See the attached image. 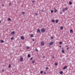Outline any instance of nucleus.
Instances as JSON below:
<instances>
[{"instance_id": "nucleus-47", "label": "nucleus", "mask_w": 75, "mask_h": 75, "mask_svg": "<svg viewBox=\"0 0 75 75\" xmlns=\"http://www.w3.org/2000/svg\"><path fill=\"white\" fill-rule=\"evenodd\" d=\"M59 47H60V48H61V46H60Z\"/></svg>"}, {"instance_id": "nucleus-5", "label": "nucleus", "mask_w": 75, "mask_h": 75, "mask_svg": "<svg viewBox=\"0 0 75 75\" xmlns=\"http://www.w3.org/2000/svg\"><path fill=\"white\" fill-rule=\"evenodd\" d=\"M23 57H21L20 59V61H21V62H22L23 61Z\"/></svg>"}, {"instance_id": "nucleus-11", "label": "nucleus", "mask_w": 75, "mask_h": 75, "mask_svg": "<svg viewBox=\"0 0 75 75\" xmlns=\"http://www.w3.org/2000/svg\"><path fill=\"white\" fill-rule=\"evenodd\" d=\"M52 22H53V23H54V22H55V20L54 19H52Z\"/></svg>"}, {"instance_id": "nucleus-48", "label": "nucleus", "mask_w": 75, "mask_h": 75, "mask_svg": "<svg viewBox=\"0 0 75 75\" xmlns=\"http://www.w3.org/2000/svg\"><path fill=\"white\" fill-rule=\"evenodd\" d=\"M62 50H64V48H62Z\"/></svg>"}, {"instance_id": "nucleus-46", "label": "nucleus", "mask_w": 75, "mask_h": 75, "mask_svg": "<svg viewBox=\"0 0 75 75\" xmlns=\"http://www.w3.org/2000/svg\"><path fill=\"white\" fill-rule=\"evenodd\" d=\"M2 72H4V70H2Z\"/></svg>"}, {"instance_id": "nucleus-28", "label": "nucleus", "mask_w": 75, "mask_h": 75, "mask_svg": "<svg viewBox=\"0 0 75 75\" xmlns=\"http://www.w3.org/2000/svg\"><path fill=\"white\" fill-rule=\"evenodd\" d=\"M58 65V64H57V63H56L55 64V65H56V66H57Z\"/></svg>"}, {"instance_id": "nucleus-16", "label": "nucleus", "mask_w": 75, "mask_h": 75, "mask_svg": "<svg viewBox=\"0 0 75 75\" xmlns=\"http://www.w3.org/2000/svg\"><path fill=\"white\" fill-rule=\"evenodd\" d=\"M29 48H30V47H29L28 46H27L26 47V49L27 50H28V49H29Z\"/></svg>"}, {"instance_id": "nucleus-27", "label": "nucleus", "mask_w": 75, "mask_h": 75, "mask_svg": "<svg viewBox=\"0 0 75 75\" xmlns=\"http://www.w3.org/2000/svg\"><path fill=\"white\" fill-rule=\"evenodd\" d=\"M22 14H25V12H22Z\"/></svg>"}, {"instance_id": "nucleus-40", "label": "nucleus", "mask_w": 75, "mask_h": 75, "mask_svg": "<svg viewBox=\"0 0 75 75\" xmlns=\"http://www.w3.org/2000/svg\"><path fill=\"white\" fill-rule=\"evenodd\" d=\"M46 69H48V67H46Z\"/></svg>"}, {"instance_id": "nucleus-38", "label": "nucleus", "mask_w": 75, "mask_h": 75, "mask_svg": "<svg viewBox=\"0 0 75 75\" xmlns=\"http://www.w3.org/2000/svg\"><path fill=\"white\" fill-rule=\"evenodd\" d=\"M38 50L37 49V48H36V51H38Z\"/></svg>"}, {"instance_id": "nucleus-23", "label": "nucleus", "mask_w": 75, "mask_h": 75, "mask_svg": "<svg viewBox=\"0 0 75 75\" xmlns=\"http://www.w3.org/2000/svg\"><path fill=\"white\" fill-rule=\"evenodd\" d=\"M30 35L31 37H34V36L33 35V34Z\"/></svg>"}, {"instance_id": "nucleus-17", "label": "nucleus", "mask_w": 75, "mask_h": 75, "mask_svg": "<svg viewBox=\"0 0 75 75\" xmlns=\"http://www.w3.org/2000/svg\"><path fill=\"white\" fill-rule=\"evenodd\" d=\"M60 74H63V71H61L60 72Z\"/></svg>"}, {"instance_id": "nucleus-1", "label": "nucleus", "mask_w": 75, "mask_h": 75, "mask_svg": "<svg viewBox=\"0 0 75 75\" xmlns=\"http://www.w3.org/2000/svg\"><path fill=\"white\" fill-rule=\"evenodd\" d=\"M41 30L42 33H44V32L45 31V28H42L41 29Z\"/></svg>"}, {"instance_id": "nucleus-6", "label": "nucleus", "mask_w": 75, "mask_h": 75, "mask_svg": "<svg viewBox=\"0 0 75 75\" xmlns=\"http://www.w3.org/2000/svg\"><path fill=\"white\" fill-rule=\"evenodd\" d=\"M21 40H24V37L22 36L21 37Z\"/></svg>"}, {"instance_id": "nucleus-36", "label": "nucleus", "mask_w": 75, "mask_h": 75, "mask_svg": "<svg viewBox=\"0 0 75 75\" xmlns=\"http://www.w3.org/2000/svg\"><path fill=\"white\" fill-rule=\"evenodd\" d=\"M33 57L31 58L30 59V60H32V59H33Z\"/></svg>"}, {"instance_id": "nucleus-37", "label": "nucleus", "mask_w": 75, "mask_h": 75, "mask_svg": "<svg viewBox=\"0 0 75 75\" xmlns=\"http://www.w3.org/2000/svg\"><path fill=\"white\" fill-rule=\"evenodd\" d=\"M62 42H59V44H62Z\"/></svg>"}, {"instance_id": "nucleus-33", "label": "nucleus", "mask_w": 75, "mask_h": 75, "mask_svg": "<svg viewBox=\"0 0 75 75\" xmlns=\"http://www.w3.org/2000/svg\"><path fill=\"white\" fill-rule=\"evenodd\" d=\"M37 15H38V13H35V16H37Z\"/></svg>"}, {"instance_id": "nucleus-44", "label": "nucleus", "mask_w": 75, "mask_h": 75, "mask_svg": "<svg viewBox=\"0 0 75 75\" xmlns=\"http://www.w3.org/2000/svg\"><path fill=\"white\" fill-rule=\"evenodd\" d=\"M44 74H46V72H44Z\"/></svg>"}, {"instance_id": "nucleus-32", "label": "nucleus", "mask_w": 75, "mask_h": 75, "mask_svg": "<svg viewBox=\"0 0 75 75\" xmlns=\"http://www.w3.org/2000/svg\"><path fill=\"white\" fill-rule=\"evenodd\" d=\"M67 50H69V47H67Z\"/></svg>"}, {"instance_id": "nucleus-22", "label": "nucleus", "mask_w": 75, "mask_h": 75, "mask_svg": "<svg viewBox=\"0 0 75 75\" xmlns=\"http://www.w3.org/2000/svg\"><path fill=\"white\" fill-rule=\"evenodd\" d=\"M11 19H10V18H8V21H11Z\"/></svg>"}, {"instance_id": "nucleus-13", "label": "nucleus", "mask_w": 75, "mask_h": 75, "mask_svg": "<svg viewBox=\"0 0 75 75\" xmlns=\"http://www.w3.org/2000/svg\"><path fill=\"white\" fill-rule=\"evenodd\" d=\"M56 23H58V20H55Z\"/></svg>"}, {"instance_id": "nucleus-26", "label": "nucleus", "mask_w": 75, "mask_h": 75, "mask_svg": "<svg viewBox=\"0 0 75 75\" xmlns=\"http://www.w3.org/2000/svg\"><path fill=\"white\" fill-rule=\"evenodd\" d=\"M13 38H14V37H12L11 38V40H14Z\"/></svg>"}, {"instance_id": "nucleus-25", "label": "nucleus", "mask_w": 75, "mask_h": 75, "mask_svg": "<svg viewBox=\"0 0 75 75\" xmlns=\"http://www.w3.org/2000/svg\"><path fill=\"white\" fill-rule=\"evenodd\" d=\"M51 13H53V12H54V11H53L52 10H51Z\"/></svg>"}, {"instance_id": "nucleus-49", "label": "nucleus", "mask_w": 75, "mask_h": 75, "mask_svg": "<svg viewBox=\"0 0 75 75\" xmlns=\"http://www.w3.org/2000/svg\"><path fill=\"white\" fill-rule=\"evenodd\" d=\"M54 9H55V8H54Z\"/></svg>"}, {"instance_id": "nucleus-43", "label": "nucleus", "mask_w": 75, "mask_h": 75, "mask_svg": "<svg viewBox=\"0 0 75 75\" xmlns=\"http://www.w3.org/2000/svg\"><path fill=\"white\" fill-rule=\"evenodd\" d=\"M33 41H34V39H33Z\"/></svg>"}, {"instance_id": "nucleus-18", "label": "nucleus", "mask_w": 75, "mask_h": 75, "mask_svg": "<svg viewBox=\"0 0 75 75\" xmlns=\"http://www.w3.org/2000/svg\"><path fill=\"white\" fill-rule=\"evenodd\" d=\"M60 30H63V27L62 26H61L60 27Z\"/></svg>"}, {"instance_id": "nucleus-20", "label": "nucleus", "mask_w": 75, "mask_h": 75, "mask_svg": "<svg viewBox=\"0 0 75 75\" xmlns=\"http://www.w3.org/2000/svg\"><path fill=\"white\" fill-rule=\"evenodd\" d=\"M65 11H66V10H68V8L67 7H65Z\"/></svg>"}, {"instance_id": "nucleus-29", "label": "nucleus", "mask_w": 75, "mask_h": 75, "mask_svg": "<svg viewBox=\"0 0 75 75\" xmlns=\"http://www.w3.org/2000/svg\"><path fill=\"white\" fill-rule=\"evenodd\" d=\"M35 63V61H33L32 62V64H34V63Z\"/></svg>"}, {"instance_id": "nucleus-35", "label": "nucleus", "mask_w": 75, "mask_h": 75, "mask_svg": "<svg viewBox=\"0 0 75 75\" xmlns=\"http://www.w3.org/2000/svg\"><path fill=\"white\" fill-rule=\"evenodd\" d=\"M52 58H53V59H54V56H52Z\"/></svg>"}, {"instance_id": "nucleus-24", "label": "nucleus", "mask_w": 75, "mask_h": 75, "mask_svg": "<svg viewBox=\"0 0 75 75\" xmlns=\"http://www.w3.org/2000/svg\"><path fill=\"white\" fill-rule=\"evenodd\" d=\"M28 58H30V54H28Z\"/></svg>"}, {"instance_id": "nucleus-21", "label": "nucleus", "mask_w": 75, "mask_h": 75, "mask_svg": "<svg viewBox=\"0 0 75 75\" xmlns=\"http://www.w3.org/2000/svg\"><path fill=\"white\" fill-rule=\"evenodd\" d=\"M11 67V64H9V66H8V68H10Z\"/></svg>"}, {"instance_id": "nucleus-15", "label": "nucleus", "mask_w": 75, "mask_h": 75, "mask_svg": "<svg viewBox=\"0 0 75 75\" xmlns=\"http://www.w3.org/2000/svg\"><path fill=\"white\" fill-rule=\"evenodd\" d=\"M54 11L55 13H57V9H55L54 10Z\"/></svg>"}, {"instance_id": "nucleus-51", "label": "nucleus", "mask_w": 75, "mask_h": 75, "mask_svg": "<svg viewBox=\"0 0 75 75\" xmlns=\"http://www.w3.org/2000/svg\"><path fill=\"white\" fill-rule=\"evenodd\" d=\"M1 0H0V1H1Z\"/></svg>"}, {"instance_id": "nucleus-45", "label": "nucleus", "mask_w": 75, "mask_h": 75, "mask_svg": "<svg viewBox=\"0 0 75 75\" xmlns=\"http://www.w3.org/2000/svg\"><path fill=\"white\" fill-rule=\"evenodd\" d=\"M42 12H44V10H42Z\"/></svg>"}, {"instance_id": "nucleus-3", "label": "nucleus", "mask_w": 75, "mask_h": 75, "mask_svg": "<svg viewBox=\"0 0 75 75\" xmlns=\"http://www.w3.org/2000/svg\"><path fill=\"white\" fill-rule=\"evenodd\" d=\"M49 45H53L54 44V42H52L50 43L49 44Z\"/></svg>"}, {"instance_id": "nucleus-8", "label": "nucleus", "mask_w": 75, "mask_h": 75, "mask_svg": "<svg viewBox=\"0 0 75 75\" xmlns=\"http://www.w3.org/2000/svg\"><path fill=\"white\" fill-rule=\"evenodd\" d=\"M70 33H73V31L72 30H70Z\"/></svg>"}, {"instance_id": "nucleus-39", "label": "nucleus", "mask_w": 75, "mask_h": 75, "mask_svg": "<svg viewBox=\"0 0 75 75\" xmlns=\"http://www.w3.org/2000/svg\"><path fill=\"white\" fill-rule=\"evenodd\" d=\"M65 47H68V45H65Z\"/></svg>"}, {"instance_id": "nucleus-14", "label": "nucleus", "mask_w": 75, "mask_h": 75, "mask_svg": "<svg viewBox=\"0 0 75 75\" xmlns=\"http://www.w3.org/2000/svg\"><path fill=\"white\" fill-rule=\"evenodd\" d=\"M69 4H70V5H72V2L70 1L69 2Z\"/></svg>"}, {"instance_id": "nucleus-9", "label": "nucleus", "mask_w": 75, "mask_h": 75, "mask_svg": "<svg viewBox=\"0 0 75 75\" xmlns=\"http://www.w3.org/2000/svg\"><path fill=\"white\" fill-rule=\"evenodd\" d=\"M14 33H15V31L12 32L11 33V34H14Z\"/></svg>"}, {"instance_id": "nucleus-12", "label": "nucleus", "mask_w": 75, "mask_h": 75, "mask_svg": "<svg viewBox=\"0 0 75 75\" xmlns=\"http://www.w3.org/2000/svg\"><path fill=\"white\" fill-rule=\"evenodd\" d=\"M62 11H63V12H65V9L63 8L62 9Z\"/></svg>"}, {"instance_id": "nucleus-50", "label": "nucleus", "mask_w": 75, "mask_h": 75, "mask_svg": "<svg viewBox=\"0 0 75 75\" xmlns=\"http://www.w3.org/2000/svg\"><path fill=\"white\" fill-rule=\"evenodd\" d=\"M43 57H44V56H43Z\"/></svg>"}, {"instance_id": "nucleus-31", "label": "nucleus", "mask_w": 75, "mask_h": 75, "mask_svg": "<svg viewBox=\"0 0 75 75\" xmlns=\"http://www.w3.org/2000/svg\"><path fill=\"white\" fill-rule=\"evenodd\" d=\"M51 39H54V38L52 36L51 37Z\"/></svg>"}, {"instance_id": "nucleus-34", "label": "nucleus", "mask_w": 75, "mask_h": 75, "mask_svg": "<svg viewBox=\"0 0 75 75\" xmlns=\"http://www.w3.org/2000/svg\"><path fill=\"white\" fill-rule=\"evenodd\" d=\"M9 6H11V3H10L9 4Z\"/></svg>"}, {"instance_id": "nucleus-2", "label": "nucleus", "mask_w": 75, "mask_h": 75, "mask_svg": "<svg viewBox=\"0 0 75 75\" xmlns=\"http://www.w3.org/2000/svg\"><path fill=\"white\" fill-rule=\"evenodd\" d=\"M40 45L41 46H44V42H42L40 43Z\"/></svg>"}, {"instance_id": "nucleus-4", "label": "nucleus", "mask_w": 75, "mask_h": 75, "mask_svg": "<svg viewBox=\"0 0 75 75\" xmlns=\"http://www.w3.org/2000/svg\"><path fill=\"white\" fill-rule=\"evenodd\" d=\"M37 33H41L40 30L39 29H37Z\"/></svg>"}, {"instance_id": "nucleus-41", "label": "nucleus", "mask_w": 75, "mask_h": 75, "mask_svg": "<svg viewBox=\"0 0 75 75\" xmlns=\"http://www.w3.org/2000/svg\"><path fill=\"white\" fill-rule=\"evenodd\" d=\"M35 1H32V3H35Z\"/></svg>"}, {"instance_id": "nucleus-10", "label": "nucleus", "mask_w": 75, "mask_h": 75, "mask_svg": "<svg viewBox=\"0 0 75 75\" xmlns=\"http://www.w3.org/2000/svg\"><path fill=\"white\" fill-rule=\"evenodd\" d=\"M62 51L63 53H65V51H64V50H62Z\"/></svg>"}, {"instance_id": "nucleus-7", "label": "nucleus", "mask_w": 75, "mask_h": 75, "mask_svg": "<svg viewBox=\"0 0 75 75\" xmlns=\"http://www.w3.org/2000/svg\"><path fill=\"white\" fill-rule=\"evenodd\" d=\"M66 68H67V66H65L63 68V69H65Z\"/></svg>"}, {"instance_id": "nucleus-42", "label": "nucleus", "mask_w": 75, "mask_h": 75, "mask_svg": "<svg viewBox=\"0 0 75 75\" xmlns=\"http://www.w3.org/2000/svg\"><path fill=\"white\" fill-rule=\"evenodd\" d=\"M60 14H62V13L61 12H60Z\"/></svg>"}, {"instance_id": "nucleus-30", "label": "nucleus", "mask_w": 75, "mask_h": 75, "mask_svg": "<svg viewBox=\"0 0 75 75\" xmlns=\"http://www.w3.org/2000/svg\"><path fill=\"white\" fill-rule=\"evenodd\" d=\"M40 74H42L43 73V71H41L40 72Z\"/></svg>"}, {"instance_id": "nucleus-19", "label": "nucleus", "mask_w": 75, "mask_h": 75, "mask_svg": "<svg viewBox=\"0 0 75 75\" xmlns=\"http://www.w3.org/2000/svg\"><path fill=\"white\" fill-rule=\"evenodd\" d=\"M0 42H1V43H3V42H4V41H3V40H1V41Z\"/></svg>"}]
</instances>
